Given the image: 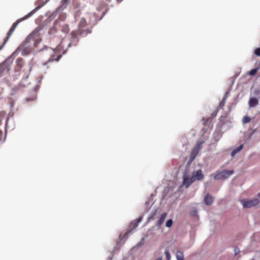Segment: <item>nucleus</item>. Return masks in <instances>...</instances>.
Here are the masks:
<instances>
[{"mask_svg": "<svg viewBox=\"0 0 260 260\" xmlns=\"http://www.w3.org/2000/svg\"><path fill=\"white\" fill-rule=\"evenodd\" d=\"M41 28L37 27L29 35H28L17 50H21V54L23 56L29 54L35 47H37L41 40L37 38Z\"/></svg>", "mask_w": 260, "mask_h": 260, "instance_id": "1", "label": "nucleus"}, {"mask_svg": "<svg viewBox=\"0 0 260 260\" xmlns=\"http://www.w3.org/2000/svg\"><path fill=\"white\" fill-rule=\"evenodd\" d=\"M203 172L201 169L198 170L196 172L192 173L190 177L187 170H186L183 175V184L188 187L191 184L196 180H201L203 178Z\"/></svg>", "mask_w": 260, "mask_h": 260, "instance_id": "2", "label": "nucleus"}, {"mask_svg": "<svg viewBox=\"0 0 260 260\" xmlns=\"http://www.w3.org/2000/svg\"><path fill=\"white\" fill-rule=\"evenodd\" d=\"M240 202L243 208L254 207L260 203V194H257L252 198L241 199L240 200Z\"/></svg>", "mask_w": 260, "mask_h": 260, "instance_id": "3", "label": "nucleus"}, {"mask_svg": "<svg viewBox=\"0 0 260 260\" xmlns=\"http://www.w3.org/2000/svg\"><path fill=\"white\" fill-rule=\"evenodd\" d=\"M234 173L233 170H224L222 171H217L214 177V180H225L229 178Z\"/></svg>", "mask_w": 260, "mask_h": 260, "instance_id": "4", "label": "nucleus"}, {"mask_svg": "<svg viewBox=\"0 0 260 260\" xmlns=\"http://www.w3.org/2000/svg\"><path fill=\"white\" fill-rule=\"evenodd\" d=\"M204 141L202 140H199L197 142L193 148L191 150L189 160V161L191 162L194 159L195 157L199 153L200 150L202 149V145Z\"/></svg>", "mask_w": 260, "mask_h": 260, "instance_id": "5", "label": "nucleus"}, {"mask_svg": "<svg viewBox=\"0 0 260 260\" xmlns=\"http://www.w3.org/2000/svg\"><path fill=\"white\" fill-rule=\"evenodd\" d=\"M142 216H140L138 219H136L131 222L130 224V228H131V229L127 231L124 235V237H126V239L127 238L128 234L131 233L133 230H135L138 227L139 223L142 220Z\"/></svg>", "mask_w": 260, "mask_h": 260, "instance_id": "6", "label": "nucleus"}, {"mask_svg": "<svg viewBox=\"0 0 260 260\" xmlns=\"http://www.w3.org/2000/svg\"><path fill=\"white\" fill-rule=\"evenodd\" d=\"M167 216V213L165 212L161 214L159 216H158L157 217L158 220L156 222V225L158 228H160V226L164 222L165 219L166 218Z\"/></svg>", "mask_w": 260, "mask_h": 260, "instance_id": "7", "label": "nucleus"}, {"mask_svg": "<svg viewBox=\"0 0 260 260\" xmlns=\"http://www.w3.org/2000/svg\"><path fill=\"white\" fill-rule=\"evenodd\" d=\"M213 202V197L209 194H207L204 198V203L206 205H211Z\"/></svg>", "mask_w": 260, "mask_h": 260, "instance_id": "8", "label": "nucleus"}, {"mask_svg": "<svg viewBox=\"0 0 260 260\" xmlns=\"http://www.w3.org/2000/svg\"><path fill=\"white\" fill-rule=\"evenodd\" d=\"M86 20L83 18H81L79 24V33L80 35H82L83 33L84 30L83 29V28L86 25Z\"/></svg>", "mask_w": 260, "mask_h": 260, "instance_id": "9", "label": "nucleus"}, {"mask_svg": "<svg viewBox=\"0 0 260 260\" xmlns=\"http://www.w3.org/2000/svg\"><path fill=\"white\" fill-rule=\"evenodd\" d=\"M243 148V145L241 144L237 148H235L231 152V156L232 157H234Z\"/></svg>", "mask_w": 260, "mask_h": 260, "instance_id": "10", "label": "nucleus"}, {"mask_svg": "<svg viewBox=\"0 0 260 260\" xmlns=\"http://www.w3.org/2000/svg\"><path fill=\"white\" fill-rule=\"evenodd\" d=\"M258 100L256 98H250L249 100V106L250 108L254 107L258 104Z\"/></svg>", "mask_w": 260, "mask_h": 260, "instance_id": "11", "label": "nucleus"}, {"mask_svg": "<svg viewBox=\"0 0 260 260\" xmlns=\"http://www.w3.org/2000/svg\"><path fill=\"white\" fill-rule=\"evenodd\" d=\"M78 32H73L72 34V40L71 43H70L68 45V47H70L71 46V43H74V42H78L79 40V37L78 36Z\"/></svg>", "mask_w": 260, "mask_h": 260, "instance_id": "12", "label": "nucleus"}, {"mask_svg": "<svg viewBox=\"0 0 260 260\" xmlns=\"http://www.w3.org/2000/svg\"><path fill=\"white\" fill-rule=\"evenodd\" d=\"M69 0H62L60 6L58 8L57 10H63L66 9L68 5Z\"/></svg>", "mask_w": 260, "mask_h": 260, "instance_id": "13", "label": "nucleus"}, {"mask_svg": "<svg viewBox=\"0 0 260 260\" xmlns=\"http://www.w3.org/2000/svg\"><path fill=\"white\" fill-rule=\"evenodd\" d=\"M15 29V28H14V27H13L12 26L10 29L9 32L7 34V37L5 39V43H7V42L9 40V38H10V37L11 36V35H12L13 32L14 31Z\"/></svg>", "mask_w": 260, "mask_h": 260, "instance_id": "14", "label": "nucleus"}, {"mask_svg": "<svg viewBox=\"0 0 260 260\" xmlns=\"http://www.w3.org/2000/svg\"><path fill=\"white\" fill-rule=\"evenodd\" d=\"M176 257L177 260H184L183 254L180 251H177L176 252Z\"/></svg>", "mask_w": 260, "mask_h": 260, "instance_id": "15", "label": "nucleus"}, {"mask_svg": "<svg viewBox=\"0 0 260 260\" xmlns=\"http://www.w3.org/2000/svg\"><path fill=\"white\" fill-rule=\"evenodd\" d=\"M190 214L193 216H198V211L196 208H193L190 212Z\"/></svg>", "mask_w": 260, "mask_h": 260, "instance_id": "16", "label": "nucleus"}, {"mask_svg": "<svg viewBox=\"0 0 260 260\" xmlns=\"http://www.w3.org/2000/svg\"><path fill=\"white\" fill-rule=\"evenodd\" d=\"M250 121V118L249 117L247 116H245L243 119H242V122L243 123H248Z\"/></svg>", "mask_w": 260, "mask_h": 260, "instance_id": "17", "label": "nucleus"}, {"mask_svg": "<svg viewBox=\"0 0 260 260\" xmlns=\"http://www.w3.org/2000/svg\"><path fill=\"white\" fill-rule=\"evenodd\" d=\"M259 68H256V69H252L251 70H250V71L249 72V74L251 75V76H253L258 71V70H259Z\"/></svg>", "mask_w": 260, "mask_h": 260, "instance_id": "18", "label": "nucleus"}, {"mask_svg": "<svg viewBox=\"0 0 260 260\" xmlns=\"http://www.w3.org/2000/svg\"><path fill=\"white\" fill-rule=\"evenodd\" d=\"M173 220L172 219H169L166 221V226L167 228H171L173 224Z\"/></svg>", "mask_w": 260, "mask_h": 260, "instance_id": "19", "label": "nucleus"}, {"mask_svg": "<svg viewBox=\"0 0 260 260\" xmlns=\"http://www.w3.org/2000/svg\"><path fill=\"white\" fill-rule=\"evenodd\" d=\"M228 94V93L226 92V95ZM226 100V95L224 96V97H223L221 102L219 104V108H221L225 104V101Z\"/></svg>", "mask_w": 260, "mask_h": 260, "instance_id": "20", "label": "nucleus"}, {"mask_svg": "<svg viewBox=\"0 0 260 260\" xmlns=\"http://www.w3.org/2000/svg\"><path fill=\"white\" fill-rule=\"evenodd\" d=\"M165 255L166 256L167 259L170 260L171 258V255L170 254L169 251L167 249H166L165 251Z\"/></svg>", "mask_w": 260, "mask_h": 260, "instance_id": "21", "label": "nucleus"}, {"mask_svg": "<svg viewBox=\"0 0 260 260\" xmlns=\"http://www.w3.org/2000/svg\"><path fill=\"white\" fill-rule=\"evenodd\" d=\"M53 57H54V55L53 56H52V57L49 60V61H52L54 60L58 61L60 59V57H61V55H58L56 59H53Z\"/></svg>", "mask_w": 260, "mask_h": 260, "instance_id": "22", "label": "nucleus"}, {"mask_svg": "<svg viewBox=\"0 0 260 260\" xmlns=\"http://www.w3.org/2000/svg\"><path fill=\"white\" fill-rule=\"evenodd\" d=\"M156 214V212L154 213V214H153L152 215H151V216H150L148 219V222H150L152 220H153L155 219V215Z\"/></svg>", "mask_w": 260, "mask_h": 260, "instance_id": "23", "label": "nucleus"}, {"mask_svg": "<svg viewBox=\"0 0 260 260\" xmlns=\"http://www.w3.org/2000/svg\"><path fill=\"white\" fill-rule=\"evenodd\" d=\"M5 115V113L4 111L0 112V121L3 119Z\"/></svg>", "mask_w": 260, "mask_h": 260, "instance_id": "24", "label": "nucleus"}, {"mask_svg": "<svg viewBox=\"0 0 260 260\" xmlns=\"http://www.w3.org/2000/svg\"><path fill=\"white\" fill-rule=\"evenodd\" d=\"M254 53L257 56H260V48H258L256 49Z\"/></svg>", "mask_w": 260, "mask_h": 260, "instance_id": "25", "label": "nucleus"}, {"mask_svg": "<svg viewBox=\"0 0 260 260\" xmlns=\"http://www.w3.org/2000/svg\"><path fill=\"white\" fill-rule=\"evenodd\" d=\"M239 252H240V249L236 247L234 249L235 255H237Z\"/></svg>", "mask_w": 260, "mask_h": 260, "instance_id": "26", "label": "nucleus"}, {"mask_svg": "<svg viewBox=\"0 0 260 260\" xmlns=\"http://www.w3.org/2000/svg\"><path fill=\"white\" fill-rule=\"evenodd\" d=\"M4 71V69L2 67L0 66V78L2 76V73Z\"/></svg>", "mask_w": 260, "mask_h": 260, "instance_id": "27", "label": "nucleus"}, {"mask_svg": "<svg viewBox=\"0 0 260 260\" xmlns=\"http://www.w3.org/2000/svg\"><path fill=\"white\" fill-rule=\"evenodd\" d=\"M3 137V132L2 131H0V141L2 140Z\"/></svg>", "mask_w": 260, "mask_h": 260, "instance_id": "28", "label": "nucleus"}, {"mask_svg": "<svg viewBox=\"0 0 260 260\" xmlns=\"http://www.w3.org/2000/svg\"><path fill=\"white\" fill-rule=\"evenodd\" d=\"M6 43H5V41H4L3 45L0 47V50L3 48V47L4 46V45H5Z\"/></svg>", "mask_w": 260, "mask_h": 260, "instance_id": "29", "label": "nucleus"}, {"mask_svg": "<svg viewBox=\"0 0 260 260\" xmlns=\"http://www.w3.org/2000/svg\"><path fill=\"white\" fill-rule=\"evenodd\" d=\"M154 260H162V257L161 256H159L156 258Z\"/></svg>", "mask_w": 260, "mask_h": 260, "instance_id": "30", "label": "nucleus"}, {"mask_svg": "<svg viewBox=\"0 0 260 260\" xmlns=\"http://www.w3.org/2000/svg\"><path fill=\"white\" fill-rule=\"evenodd\" d=\"M8 118H9V117L8 116L7 118V120H6V129L8 127V124H7V121L8 120Z\"/></svg>", "mask_w": 260, "mask_h": 260, "instance_id": "31", "label": "nucleus"}, {"mask_svg": "<svg viewBox=\"0 0 260 260\" xmlns=\"http://www.w3.org/2000/svg\"><path fill=\"white\" fill-rule=\"evenodd\" d=\"M259 92H260L259 90L258 89H257L255 90V94H259Z\"/></svg>", "mask_w": 260, "mask_h": 260, "instance_id": "32", "label": "nucleus"}, {"mask_svg": "<svg viewBox=\"0 0 260 260\" xmlns=\"http://www.w3.org/2000/svg\"><path fill=\"white\" fill-rule=\"evenodd\" d=\"M255 131H252L250 134H249V137H251L253 134L254 133Z\"/></svg>", "mask_w": 260, "mask_h": 260, "instance_id": "33", "label": "nucleus"}, {"mask_svg": "<svg viewBox=\"0 0 260 260\" xmlns=\"http://www.w3.org/2000/svg\"><path fill=\"white\" fill-rule=\"evenodd\" d=\"M51 51H52V54H54V53H55V50L51 49ZM51 55L52 56V55H53V54H51Z\"/></svg>", "mask_w": 260, "mask_h": 260, "instance_id": "34", "label": "nucleus"}, {"mask_svg": "<svg viewBox=\"0 0 260 260\" xmlns=\"http://www.w3.org/2000/svg\"><path fill=\"white\" fill-rule=\"evenodd\" d=\"M87 32H90L89 31V30L88 29H87Z\"/></svg>", "mask_w": 260, "mask_h": 260, "instance_id": "35", "label": "nucleus"}, {"mask_svg": "<svg viewBox=\"0 0 260 260\" xmlns=\"http://www.w3.org/2000/svg\"><path fill=\"white\" fill-rule=\"evenodd\" d=\"M250 260H254V259H250Z\"/></svg>", "mask_w": 260, "mask_h": 260, "instance_id": "36", "label": "nucleus"}]
</instances>
